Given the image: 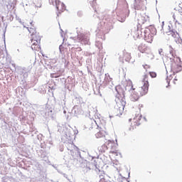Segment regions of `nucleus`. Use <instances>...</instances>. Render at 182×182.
<instances>
[{
    "mask_svg": "<svg viewBox=\"0 0 182 182\" xmlns=\"http://www.w3.org/2000/svg\"><path fill=\"white\" fill-rule=\"evenodd\" d=\"M141 82L143 85L136 89L132 80H128L127 82V85L130 87L129 92L132 93L131 100L132 102H137L140 97L146 96V94L149 93V87L150 86L149 83V75L146 74L143 76Z\"/></svg>",
    "mask_w": 182,
    "mask_h": 182,
    "instance_id": "1",
    "label": "nucleus"
},
{
    "mask_svg": "<svg viewBox=\"0 0 182 182\" xmlns=\"http://www.w3.org/2000/svg\"><path fill=\"white\" fill-rule=\"evenodd\" d=\"M115 116H122L126 107V98L124 94H117L115 98Z\"/></svg>",
    "mask_w": 182,
    "mask_h": 182,
    "instance_id": "2",
    "label": "nucleus"
},
{
    "mask_svg": "<svg viewBox=\"0 0 182 182\" xmlns=\"http://www.w3.org/2000/svg\"><path fill=\"white\" fill-rule=\"evenodd\" d=\"M170 53L173 56L172 63L171 64V70L173 75H176L182 70L181 59L178 57H176V50L173 48L170 50Z\"/></svg>",
    "mask_w": 182,
    "mask_h": 182,
    "instance_id": "3",
    "label": "nucleus"
},
{
    "mask_svg": "<svg viewBox=\"0 0 182 182\" xmlns=\"http://www.w3.org/2000/svg\"><path fill=\"white\" fill-rule=\"evenodd\" d=\"M31 49L36 52H41V36L36 34L35 36L31 37Z\"/></svg>",
    "mask_w": 182,
    "mask_h": 182,
    "instance_id": "4",
    "label": "nucleus"
},
{
    "mask_svg": "<svg viewBox=\"0 0 182 182\" xmlns=\"http://www.w3.org/2000/svg\"><path fill=\"white\" fill-rule=\"evenodd\" d=\"M154 35H156V28H151V30L146 28L144 31V39L148 43H151L153 42Z\"/></svg>",
    "mask_w": 182,
    "mask_h": 182,
    "instance_id": "5",
    "label": "nucleus"
},
{
    "mask_svg": "<svg viewBox=\"0 0 182 182\" xmlns=\"http://www.w3.org/2000/svg\"><path fill=\"white\" fill-rule=\"evenodd\" d=\"M141 124V115L138 114L132 121L129 130L131 132H133L134 130H136V129H139V126Z\"/></svg>",
    "mask_w": 182,
    "mask_h": 182,
    "instance_id": "6",
    "label": "nucleus"
},
{
    "mask_svg": "<svg viewBox=\"0 0 182 182\" xmlns=\"http://www.w3.org/2000/svg\"><path fill=\"white\" fill-rule=\"evenodd\" d=\"M49 2L52 5H55L56 9L60 12H63L64 11H66V6H65V4H63L60 0H49Z\"/></svg>",
    "mask_w": 182,
    "mask_h": 182,
    "instance_id": "7",
    "label": "nucleus"
},
{
    "mask_svg": "<svg viewBox=\"0 0 182 182\" xmlns=\"http://www.w3.org/2000/svg\"><path fill=\"white\" fill-rule=\"evenodd\" d=\"M26 25H27V29L29 33H31V36H32V38H33V36L36 35H39V33L36 32V28H35L33 21H31V20L27 21Z\"/></svg>",
    "mask_w": 182,
    "mask_h": 182,
    "instance_id": "8",
    "label": "nucleus"
},
{
    "mask_svg": "<svg viewBox=\"0 0 182 182\" xmlns=\"http://www.w3.org/2000/svg\"><path fill=\"white\" fill-rule=\"evenodd\" d=\"M134 6L136 11H139L144 6V0H134Z\"/></svg>",
    "mask_w": 182,
    "mask_h": 182,
    "instance_id": "9",
    "label": "nucleus"
},
{
    "mask_svg": "<svg viewBox=\"0 0 182 182\" xmlns=\"http://www.w3.org/2000/svg\"><path fill=\"white\" fill-rule=\"evenodd\" d=\"M138 50L141 52V53H146L147 50H149V46L144 43H141L138 46Z\"/></svg>",
    "mask_w": 182,
    "mask_h": 182,
    "instance_id": "10",
    "label": "nucleus"
},
{
    "mask_svg": "<svg viewBox=\"0 0 182 182\" xmlns=\"http://www.w3.org/2000/svg\"><path fill=\"white\" fill-rule=\"evenodd\" d=\"M123 58L124 60H126V62H129L130 59H132V54L124 50L123 51Z\"/></svg>",
    "mask_w": 182,
    "mask_h": 182,
    "instance_id": "11",
    "label": "nucleus"
},
{
    "mask_svg": "<svg viewBox=\"0 0 182 182\" xmlns=\"http://www.w3.org/2000/svg\"><path fill=\"white\" fill-rule=\"evenodd\" d=\"M100 181L99 182H107L106 178L105 177V172L103 171H99L98 173Z\"/></svg>",
    "mask_w": 182,
    "mask_h": 182,
    "instance_id": "12",
    "label": "nucleus"
},
{
    "mask_svg": "<svg viewBox=\"0 0 182 182\" xmlns=\"http://www.w3.org/2000/svg\"><path fill=\"white\" fill-rule=\"evenodd\" d=\"M147 22V19H146V17L144 16H139L138 18V23L139 25H144Z\"/></svg>",
    "mask_w": 182,
    "mask_h": 182,
    "instance_id": "13",
    "label": "nucleus"
},
{
    "mask_svg": "<svg viewBox=\"0 0 182 182\" xmlns=\"http://www.w3.org/2000/svg\"><path fill=\"white\" fill-rule=\"evenodd\" d=\"M141 36H143V34H141V31L137 29L135 32H134L133 33V37L139 39V38H141Z\"/></svg>",
    "mask_w": 182,
    "mask_h": 182,
    "instance_id": "14",
    "label": "nucleus"
},
{
    "mask_svg": "<svg viewBox=\"0 0 182 182\" xmlns=\"http://www.w3.org/2000/svg\"><path fill=\"white\" fill-rule=\"evenodd\" d=\"M105 136H106V131L105 130H101L95 134L97 139H102V137H105Z\"/></svg>",
    "mask_w": 182,
    "mask_h": 182,
    "instance_id": "15",
    "label": "nucleus"
},
{
    "mask_svg": "<svg viewBox=\"0 0 182 182\" xmlns=\"http://www.w3.org/2000/svg\"><path fill=\"white\" fill-rule=\"evenodd\" d=\"M33 4L36 8H42V1L41 0H34Z\"/></svg>",
    "mask_w": 182,
    "mask_h": 182,
    "instance_id": "16",
    "label": "nucleus"
},
{
    "mask_svg": "<svg viewBox=\"0 0 182 182\" xmlns=\"http://www.w3.org/2000/svg\"><path fill=\"white\" fill-rule=\"evenodd\" d=\"M98 150L100 153H105L106 150H107V146H106V144H103L98 147Z\"/></svg>",
    "mask_w": 182,
    "mask_h": 182,
    "instance_id": "17",
    "label": "nucleus"
},
{
    "mask_svg": "<svg viewBox=\"0 0 182 182\" xmlns=\"http://www.w3.org/2000/svg\"><path fill=\"white\" fill-rule=\"evenodd\" d=\"M168 35L169 36H172V38H177V33L173 31H169L168 32Z\"/></svg>",
    "mask_w": 182,
    "mask_h": 182,
    "instance_id": "18",
    "label": "nucleus"
},
{
    "mask_svg": "<svg viewBox=\"0 0 182 182\" xmlns=\"http://www.w3.org/2000/svg\"><path fill=\"white\" fill-rule=\"evenodd\" d=\"M149 73L151 77H153V78L157 77V73H156V72L152 71V72H149Z\"/></svg>",
    "mask_w": 182,
    "mask_h": 182,
    "instance_id": "19",
    "label": "nucleus"
},
{
    "mask_svg": "<svg viewBox=\"0 0 182 182\" xmlns=\"http://www.w3.org/2000/svg\"><path fill=\"white\" fill-rule=\"evenodd\" d=\"M178 12H179V14H180V15H181L182 16V9L180 10V9H178Z\"/></svg>",
    "mask_w": 182,
    "mask_h": 182,
    "instance_id": "20",
    "label": "nucleus"
},
{
    "mask_svg": "<svg viewBox=\"0 0 182 182\" xmlns=\"http://www.w3.org/2000/svg\"><path fill=\"white\" fill-rule=\"evenodd\" d=\"M78 38H80V41H82L80 36H78Z\"/></svg>",
    "mask_w": 182,
    "mask_h": 182,
    "instance_id": "21",
    "label": "nucleus"
},
{
    "mask_svg": "<svg viewBox=\"0 0 182 182\" xmlns=\"http://www.w3.org/2000/svg\"><path fill=\"white\" fill-rule=\"evenodd\" d=\"M78 49H80V50H82V48L79 47Z\"/></svg>",
    "mask_w": 182,
    "mask_h": 182,
    "instance_id": "22",
    "label": "nucleus"
},
{
    "mask_svg": "<svg viewBox=\"0 0 182 182\" xmlns=\"http://www.w3.org/2000/svg\"><path fill=\"white\" fill-rule=\"evenodd\" d=\"M173 19H174V21H176V17H174V16H173Z\"/></svg>",
    "mask_w": 182,
    "mask_h": 182,
    "instance_id": "23",
    "label": "nucleus"
},
{
    "mask_svg": "<svg viewBox=\"0 0 182 182\" xmlns=\"http://www.w3.org/2000/svg\"><path fill=\"white\" fill-rule=\"evenodd\" d=\"M111 153L114 154L115 152L114 151H111Z\"/></svg>",
    "mask_w": 182,
    "mask_h": 182,
    "instance_id": "24",
    "label": "nucleus"
},
{
    "mask_svg": "<svg viewBox=\"0 0 182 182\" xmlns=\"http://www.w3.org/2000/svg\"><path fill=\"white\" fill-rule=\"evenodd\" d=\"M51 77H55L53 75H51Z\"/></svg>",
    "mask_w": 182,
    "mask_h": 182,
    "instance_id": "25",
    "label": "nucleus"
},
{
    "mask_svg": "<svg viewBox=\"0 0 182 182\" xmlns=\"http://www.w3.org/2000/svg\"><path fill=\"white\" fill-rule=\"evenodd\" d=\"M167 82H168V83H170V81L167 80Z\"/></svg>",
    "mask_w": 182,
    "mask_h": 182,
    "instance_id": "26",
    "label": "nucleus"
}]
</instances>
